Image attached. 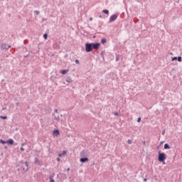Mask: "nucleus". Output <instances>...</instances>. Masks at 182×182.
Returning <instances> with one entry per match:
<instances>
[{
  "mask_svg": "<svg viewBox=\"0 0 182 182\" xmlns=\"http://www.w3.org/2000/svg\"><path fill=\"white\" fill-rule=\"evenodd\" d=\"M100 48V43H85V51L86 52H92L93 49H95V50H97Z\"/></svg>",
  "mask_w": 182,
  "mask_h": 182,
  "instance_id": "f257e3e1",
  "label": "nucleus"
},
{
  "mask_svg": "<svg viewBox=\"0 0 182 182\" xmlns=\"http://www.w3.org/2000/svg\"><path fill=\"white\" fill-rule=\"evenodd\" d=\"M167 159L166 154L161 153V151H159V156H158V161L160 163H163V164H165L164 161Z\"/></svg>",
  "mask_w": 182,
  "mask_h": 182,
  "instance_id": "f03ea898",
  "label": "nucleus"
},
{
  "mask_svg": "<svg viewBox=\"0 0 182 182\" xmlns=\"http://www.w3.org/2000/svg\"><path fill=\"white\" fill-rule=\"evenodd\" d=\"M9 48H11V46L7 45L5 43H2L1 45V50H8V49H9Z\"/></svg>",
  "mask_w": 182,
  "mask_h": 182,
  "instance_id": "7ed1b4c3",
  "label": "nucleus"
},
{
  "mask_svg": "<svg viewBox=\"0 0 182 182\" xmlns=\"http://www.w3.org/2000/svg\"><path fill=\"white\" fill-rule=\"evenodd\" d=\"M22 168L24 171H28V170H29V162L26 161L23 166H22Z\"/></svg>",
  "mask_w": 182,
  "mask_h": 182,
  "instance_id": "20e7f679",
  "label": "nucleus"
},
{
  "mask_svg": "<svg viewBox=\"0 0 182 182\" xmlns=\"http://www.w3.org/2000/svg\"><path fill=\"white\" fill-rule=\"evenodd\" d=\"M119 16L118 14H113L112 16H110L109 22H114L117 19V17Z\"/></svg>",
  "mask_w": 182,
  "mask_h": 182,
  "instance_id": "39448f33",
  "label": "nucleus"
},
{
  "mask_svg": "<svg viewBox=\"0 0 182 182\" xmlns=\"http://www.w3.org/2000/svg\"><path fill=\"white\" fill-rule=\"evenodd\" d=\"M80 161L81 163H86V161H89V158L84 156L82 158H80Z\"/></svg>",
  "mask_w": 182,
  "mask_h": 182,
  "instance_id": "423d86ee",
  "label": "nucleus"
},
{
  "mask_svg": "<svg viewBox=\"0 0 182 182\" xmlns=\"http://www.w3.org/2000/svg\"><path fill=\"white\" fill-rule=\"evenodd\" d=\"M81 157H86L87 156V153L86 152V150H82L80 153Z\"/></svg>",
  "mask_w": 182,
  "mask_h": 182,
  "instance_id": "0eeeda50",
  "label": "nucleus"
},
{
  "mask_svg": "<svg viewBox=\"0 0 182 182\" xmlns=\"http://www.w3.org/2000/svg\"><path fill=\"white\" fill-rule=\"evenodd\" d=\"M53 136H59L60 134V132L59 129H55L53 132Z\"/></svg>",
  "mask_w": 182,
  "mask_h": 182,
  "instance_id": "6e6552de",
  "label": "nucleus"
},
{
  "mask_svg": "<svg viewBox=\"0 0 182 182\" xmlns=\"http://www.w3.org/2000/svg\"><path fill=\"white\" fill-rule=\"evenodd\" d=\"M7 144H10V146H12L14 144V139H9V140L6 141Z\"/></svg>",
  "mask_w": 182,
  "mask_h": 182,
  "instance_id": "1a4fd4ad",
  "label": "nucleus"
},
{
  "mask_svg": "<svg viewBox=\"0 0 182 182\" xmlns=\"http://www.w3.org/2000/svg\"><path fill=\"white\" fill-rule=\"evenodd\" d=\"M66 82H68V83H72V82H73V80H72V77H67Z\"/></svg>",
  "mask_w": 182,
  "mask_h": 182,
  "instance_id": "9d476101",
  "label": "nucleus"
},
{
  "mask_svg": "<svg viewBox=\"0 0 182 182\" xmlns=\"http://www.w3.org/2000/svg\"><path fill=\"white\" fill-rule=\"evenodd\" d=\"M164 149L165 150H168L170 149V145H168V144H165Z\"/></svg>",
  "mask_w": 182,
  "mask_h": 182,
  "instance_id": "9b49d317",
  "label": "nucleus"
},
{
  "mask_svg": "<svg viewBox=\"0 0 182 182\" xmlns=\"http://www.w3.org/2000/svg\"><path fill=\"white\" fill-rule=\"evenodd\" d=\"M53 176H55V173L49 177L50 182H55V181L53 180Z\"/></svg>",
  "mask_w": 182,
  "mask_h": 182,
  "instance_id": "f8f14e48",
  "label": "nucleus"
},
{
  "mask_svg": "<svg viewBox=\"0 0 182 182\" xmlns=\"http://www.w3.org/2000/svg\"><path fill=\"white\" fill-rule=\"evenodd\" d=\"M69 72V70H63L62 71H61V73L63 74V75H66V73H68Z\"/></svg>",
  "mask_w": 182,
  "mask_h": 182,
  "instance_id": "ddd939ff",
  "label": "nucleus"
},
{
  "mask_svg": "<svg viewBox=\"0 0 182 182\" xmlns=\"http://www.w3.org/2000/svg\"><path fill=\"white\" fill-rule=\"evenodd\" d=\"M66 153H67L66 151H63L62 154H59V157H63V156H65Z\"/></svg>",
  "mask_w": 182,
  "mask_h": 182,
  "instance_id": "4468645a",
  "label": "nucleus"
},
{
  "mask_svg": "<svg viewBox=\"0 0 182 182\" xmlns=\"http://www.w3.org/2000/svg\"><path fill=\"white\" fill-rule=\"evenodd\" d=\"M103 14H105V15H109V10L107 9H104L102 11Z\"/></svg>",
  "mask_w": 182,
  "mask_h": 182,
  "instance_id": "2eb2a0df",
  "label": "nucleus"
},
{
  "mask_svg": "<svg viewBox=\"0 0 182 182\" xmlns=\"http://www.w3.org/2000/svg\"><path fill=\"white\" fill-rule=\"evenodd\" d=\"M106 42H107L106 38H102V39L101 40V43H102V45H105V43H106Z\"/></svg>",
  "mask_w": 182,
  "mask_h": 182,
  "instance_id": "dca6fc26",
  "label": "nucleus"
},
{
  "mask_svg": "<svg viewBox=\"0 0 182 182\" xmlns=\"http://www.w3.org/2000/svg\"><path fill=\"white\" fill-rule=\"evenodd\" d=\"M0 119H3V120H6L8 119V117L1 115Z\"/></svg>",
  "mask_w": 182,
  "mask_h": 182,
  "instance_id": "f3484780",
  "label": "nucleus"
},
{
  "mask_svg": "<svg viewBox=\"0 0 182 182\" xmlns=\"http://www.w3.org/2000/svg\"><path fill=\"white\" fill-rule=\"evenodd\" d=\"M54 119H55V120H56L57 122H60V118L59 117V116H55L54 117Z\"/></svg>",
  "mask_w": 182,
  "mask_h": 182,
  "instance_id": "a211bd4d",
  "label": "nucleus"
},
{
  "mask_svg": "<svg viewBox=\"0 0 182 182\" xmlns=\"http://www.w3.org/2000/svg\"><path fill=\"white\" fill-rule=\"evenodd\" d=\"M0 143H1V144H7L6 141L2 140V139H0Z\"/></svg>",
  "mask_w": 182,
  "mask_h": 182,
  "instance_id": "6ab92c4d",
  "label": "nucleus"
},
{
  "mask_svg": "<svg viewBox=\"0 0 182 182\" xmlns=\"http://www.w3.org/2000/svg\"><path fill=\"white\" fill-rule=\"evenodd\" d=\"M176 60H178V62H181V60H182L181 56L177 57Z\"/></svg>",
  "mask_w": 182,
  "mask_h": 182,
  "instance_id": "aec40b11",
  "label": "nucleus"
},
{
  "mask_svg": "<svg viewBox=\"0 0 182 182\" xmlns=\"http://www.w3.org/2000/svg\"><path fill=\"white\" fill-rule=\"evenodd\" d=\"M43 38H44V39H48V33H44Z\"/></svg>",
  "mask_w": 182,
  "mask_h": 182,
  "instance_id": "412c9836",
  "label": "nucleus"
},
{
  "mask_svg": "<svg viewBox=\"0 0 182 182\" xmlns=\"http://www.w3.org/2000/svg\"><path fill=\"white\" fill-rule=\"evenodd\" d=\"M35 163L36 164H38V163H39V159H38V158H35Z\"/></svg>",
  "mask_w": 182,
  "mask_h": 182,
  "instance_id": "4be33fe9",
  "label": "nucleus"
},
{
  "mask_svg": "<svg viewBox=\"0 0 182 182\" xmlns=\"http://www.w3.org/2000/svg\"><path fill=\"white\" fill-rule=\"evenodd\" d=\"M171 60H172V62H173V60H177V57H173L171 58Z\"/></svg>",
  "mask_w": 182,
  "mask_h": 182,
  "instance_id": "5701e85b",
  "label": "nucleus"
},
{
  "mask_svg": "<svg viewBox=\"0 0 182 182\" xmlns=\"http://www.w3.org/2000/svg\"><path fill=\"white\" fill-rule=\"evenodd\" d=\"M34 14H36V15H39L40 12L39 11H35Z\"/></svg>",
  "mask_w": 182,
  "mask_h": 182,
  "instance_id": "b1692460",
  "label": "nucleus"
},
{
  "mask_svg": "<svg viewBox=\"0 0 182 182\" xmlns=\"http://www.w3.org/2000/svg\"><path fill=\"white\" fill-rule=\"evenodd\" d=\"M137 122H138V123H140V122H141V117H138Z\"/></svg>",
  "mask_w": 182,
  "mask_h": 182,
  "instance_id": "393cba45",
  "label": "nucleus"
},
{
  "mask_svg": "<svg viewBox=\"0 0 182 182\" xmlns=\"http://www.w3.org/2000/svg\"><path fill=\"white\" fill-rule=\"evenodd\" d=\"M75 63H76L77 65H79V63H80L79 60H75Z\"/></svg>",
  "mask_w": 182,
  "mask_h": 182,
  "instance_id": "a878e982",
  "label": "nucleus"
},
{
  "mask_svg": "<svg viewBox=\"0 0 182 182\" xmlns=\"http://www.w3.org/2000/svg\"><path fill=\"white\" fill-rule=\"evenodd\" d=\"M114 116H119V112H114Z\"/></svg>",
  "mask_w": 182,
  "mask_h": 182,
  "instance_id": "bb28decb",
  "label": "nucleus"
},
{
  "mask_svg": "<svg viewBox=\"0 0 182 182\" xmlns=\"http://www.w3.org/2000/svg\"><path fill=\"white\" fill-rule=\"evenodd\" d=\"M127 143H128V144H132V140L128 139Z\"/></svg>",
  "mask_w": 182,
  "mask_h": 182,
  "instance_id": "cd10ccee",
  "label": "nucleus"
},
{
  "mask_svg": "<svg viewBox=\"0 0 182 182\" xmlns=\"http://www.w3.org/2000/svg\"><path fill=\"white\" fill-rule=\"evenodd\" d=\"M20 150H21V151H25V149H23V147L20 148Z\"/></svg>",
  "mask_w": 182,
  "mask_h": 182,
  "instance_id": "c85d7f7f",
  "label": "nucleus"
},
{
  "mask_svg": "<svg viewBox=\"0 0 182 182\" xmlns=\"http://www.w3.org/2000/svg\"><path fill=\"white\" fill-rule=\"evenodd\" d=\"M165 134H166V130H164V131L162 132V135L164 136Z\"/></svg>",
  "mask_w": 182,
  "mask_h": 182,
  "instance_id": "c756f323",
  "label": "nucleus"
},
{
  "mask_svg": "<svg viewBox=\"0 0 182 182\" xmlns=\"http://www.w3.org/2000/svg\"><path fill=\"white\" fill-rule=\"evenodd\" d=\"M99 18H102V14L100 13L98 14Z\"/></svg>",
  "mask_w": 182,
  "mask_h": 182,
  "instance_id": "7c9ffc66",
  "label": "nucleus"
},
{
  "mask_svg": "<svg viewBox=\"0 0 182 182\" xmlns=\"http://www.w3.org/2000/svg\"><path fill=\"white\" fill-rule=\"evenodd\" d=\"M19 105H20L19 102H16V106H19Z\"/></svg>",
  "mask_w": 182,
  "mask_h": 182,
  "instance_id": "2f4dec72",
  "label": "nucleus"
},
{
  "mask_svg": "<svg viewBox=\"0 0 182 182\" xmlns=\"http://www.w3.org/2000/svg\"><path fill=\"white\" fill-rule=\"evenodd\" d=\"M142 143L144 146H146V141H143Z\"/></svg>",
  "mask_w": 182,
  "mask_h": 182,
  "instance_id": "473e14b6",
  "label": "nucleus"
},
{
  "mask_svg": "<svg viewBox=\"0 0 182 182\" xmlns=\"http://www.w3.org/2000/svg\"><path fill=\"white\" fill-rule=\"evenodd\" d=\"M55 113H58V109H55Z\"/></svg>",
  "mask_w": 182,
  "mask_h": 182,
  "instance_id": "72a5a7b5",
  "label": "nucleus"
},
{
  "mask_svg": "<svg viewBox=\"0 0 182 182\" xmlns=\"http://www.w3.org/2000/svg\"><path fill=\"white\" fill-rule=\"evenodd\" d=\"M57 161H60V158H57Z\"/></svg>",
  "mask_w": 182,
  "mask_h": 182,
  "instance_id": "f704fd0d",
  "label": "nucleus"
},
{
  "mask_svg": "<svg viewBox=\"0 0 182 182\" xmlns=\"http://www.w3.org/2000/svg\"><path fill=\"white\" fill-rule=\"evenodd\" d=\"M90 21H93V18L90 17Z\"/></svg>",
  "mask_w": 182,
  "mask_h": 182,
  "instance_id": "c9c22d12",
  "label": "nucleus"
},
{
  "mask_svg": "<svg viewBox=\"0 0 182 182\" xmlns=\"http://www.w3.org/2000/svg\"><path fill=\"white\" fill-rule=\"evenodd\" d=\"M116 60H117V62L119 61V58L118 57L116 58Z\"/></svg>",
  "mask_w": 182,
  "mask_h": 182,
  "instance_id": "e433bc0d",
  "label": "nucleus"
},
{
  "mask_svg": "<svg viewBox=\"0 0 182 182\" xmlns=\"http://www.w3.org/2000/svg\"><path fill=\"white\" fill-rule=\"evenodd\" d=\"M70 171V168H67V171Z\"/></svg>",
  "mask_w": 182,
  "mask_h": 182,
  "instance_id": "4c0bfd02",
  "label": "nucleus"
},
{
  "mask_svg": "<svg viewBox=\"0 0 182 182\" xmlns=\"http://www.w3.org/2000/svg\"><path fill=\"white\" fill-rule=\"evenodd\" d=\"M144 181H147V178H144Z\"/></svg>",
  "mask_w": 182,
  "mask_h": 182,
  "instance_id": "58836bf2",
  "label": "nucleus"
},
{
  "mask_svg": "<svg viewBox=\"0 0 182 182\" xmlns=\"http://www.w3.org/2000/svg\"><path fill=\"white\" fill-rule=\"evenodd\" d=\"M161 144H163V141H161V142L160 143V146H161Z\"/></svg>",
  "mask_w": 182,
  "mask_h": 182,
  "instance_id": "ea45409f",
  "label": "nucleus"
},
{
  "mask_svg": "<svg viewBox=\"0 0 182 182\" xmlns=\"http://www.w3.org/2000/svg\"><path fill=\"white\" fill-rule=\"evenodd\" d=\"M63 114H61V115H60V117H63Z\"/></svg>",
  "mask_w": 182,
  "mask_h": 182,
  "instance_id": "a19ab883",
  "label": "nucleus"
}]
</instances>
